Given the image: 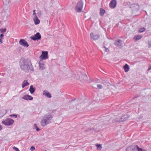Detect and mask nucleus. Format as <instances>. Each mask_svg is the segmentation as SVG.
I'll use <instances>...</instances> for the list:
<instances>
[{
    "label": "nucleus",
    "mask_w": 151,
    "mask_h": 151,
    "mask_svg": "<svg viewBox=\"0 0 151 151\" xmlns=\"http://www.w3.org/2000/svg\"><path fill=\"white\" fill-rule=\"evenodd\" d=\"M19 64L21 69L26 73L28 72L29 69L32 71H34L31 60L29 58H22L19 61Z\"/></svg>",
    "instance_id": "1"
},
{
    "label": "nucleus",
    "mask_w": 151,
    "mask_h": 151,
    "mask_svg": "<svg viewBox=\"0 0 151 151\" xmlns=\"http://www.w3.org/2000/svg\"><path fill=\"white\" fill-rule=\"evenodd\" d=\"M53 116L49 114H47L44 116L40 122L41 125L42 127H45L47 125L50 123Z\"/></svg>",
    "instance_id": "2"
},
{
    "label": "nucleus",
    "mask_w": 151,
    "mask_h": 151,
    "mask_svg": "<svg viewBox=\"0 0 151 151\" xmlns=\"http://www.w3.org/2000/svg\"><path fill=\"white\" fill-rule=\"evenodd\" d=\"M83 5V2L82 0L78 2L75 7L76 12H81L82 11Z\"/></svg>",
    "instance_id": "3"
},
{
    "label": "nucleus",
    "mask_w": 151,
    "mask_h": 151,
    "mask_svg": "<svg viewBox=\"0 0 151 151\" xmlns=\"http://www.w3.org/2000/svg\"><path fill=\"white\" fill-rule=\"evenodd\" d=\"M14 122V120L10 118H7L5 120L2 121V123L7 126L12 125Z\"/></svg>",
    "instance_id": "4"
},
{
    "label": "nucleus",
    "mask_w": 151,
    "mask_h": 151,
    "mask_svg": "<svg viewBox=\"0 0 151 151\" xmlns=\"http://www.w3.org/2000/svg\"><path fill=\"white\" fill-rule=\"evenodd\" d=\"M129 117V116L128 115H125L122 116L120 118H118L115 120L116 122H121L125 121L127 120Z\"/></svg>",
    "instance_id": "5"
},
{
    "label": "nucleus",
    "mask_w": 151,
    "mask_h": 151,
    "mask_svg": "<svg viewBox=\"0 0 151 151\" xmlns=\"http://www.w3.org/2000/svg\"><path fill=\"white\" fill-rule=\"evenodd\" d=\"M30 38L32 40L35 41L36 40H38L41 38V35L39 32L37 33L34 36H32Z\"/></svg>",
    "instance_id": "6"
},
{
    "label": "nucleus",
    "mask_w": 151,
    "mask_h": 151,
    "mask_svg": "<svg viewBox=\"0 0 151 151\" xmlns=\"http://www.w3.org/2000/svg\"><path fill=\"white\" fill-rule=\"evenodd\" d=\"M48 52L45 51H42V54L40 56V58L42 60H45L48 58Z\"/></svg>",
    "instance_id": "7"
},
{
    "label": "nucleus",
    "mask_w": 151,
    "mask_h": 151,
    "mask_svg": "<svg viewBox=\"0 0 151 151\" xmlns=\"http://www.w3.org/2000/svg\"><path fill=\"white\" fill-rule=\"evenodd\" d=\"M137 148V145H131L127 147L126 150V151H136Z\"/></svg>",
    "instance_id": "8"
},
{
    "label": "nucleus",
    "mask_w": 151,
    "mask_h": 151,
    "mask_svg": "<svg viewBox=\"0 0 151 151\" xmlns=\"http://www.w3.org/2000/svg\"><path fill=\"white\" fill-rule=\"evenodd\" d=\"M19 43L20 45L25 47H27L29 46V45L27 42L24 39H20L19 41Z\"/></svg>",
    "instance_id": "9"
},
{
    "label": "nucleus",
    "mask_w": 151,
    "mask_h": 151,
    "mask_svg": "<svg viewBox=\"0 0 151 151\" xmlns=\"http://www.w3.org/2000/svg\"><path fill=\"white\" fill-rule=\"evenodd\" d=\"M39 69L43 70L45 69V63L42 60H40L39 62Z\"/></svg>",
    "instance_id": "10"
},
{
    "label": "nucleus",
    "mask_w": 151,
    "mask_h": 151,
    "mask_svg": "<svg viewBox=\"0 0 151 151\" xmlns=\"http://www.w3.org/2000/svg\"><path fill=\"white\" fill-rule=\"evenodd\" d=\"M116 0H112L109 4V6L111 8H114L116 5Z\"/></svg>",
    "instance_id": "11"
},
{
    "label": "nucleus",
    "mask_w": 151,
    "mask_h": 151,
    "mask_svg": "<svg viewBox=\"0 0 151 151\" xmlns=\"http://www.w3.org/2000/svg\"><path fill=\"white\" fill-rule=\"evenodd\" d=\"M91 39L94 40H96L98 39L99 37V35L94 34L93 33H91L90 34Z\"/></svg>",
    "instance_id": "12"
},
{
    "label": "nucleus",
    "mask_w": 151,
    "mask_h": 151,
    "mask_svg": "<svg viewBox=\"0 0 151 151\" xmlns=\"http://www.w3.org/2000/svg\"><path fill=\"white\" fill-rule=\"evenodd\" d=\"M43 94L48 98H50L52 97L51 94L47 90H45L43 91Z\"/></svg>",
    "instance_id": "13"
},
{
    "label": "nucleus",
    "mask_w": 151,
    "mask_h": 151,
    "mask_svg": "<svg viewBox=\"0 0 151 151\" xmlns=\"http://www.w3.org/2000/svg\"><path fill=\"white\" fill-rule=\"evenodd\" d=\"M33 20L35 22V25L38 24L40 23V20L38 19L36 15H35V17L33 19Z\"/></svg>",
    "instance_id": "14"
},
{
    "label": "nucleus",
    "mask_w": 151,
    "mask_h": 151,
    "mask_svg": "<svg viewBox=\"0 0 151 151\" xmlns=\"http://www.w3.org/2000/svg\"><path fill=\"white\" fill-rule=\"evenodd\" d=\"M122 43V41L120 40H118L114 42V44L116 45H117L119 46H121Z\"/></svg>",
    "instance_id": "15"
},
{
    "label": "nucleus",
    "mask_w": 151,
    "mask_h": 151,
    "mask_svg": "<svg viewBox=\"0 0 151 151\" xmlns=\"http://www.w3.org/2000/svg\"><path fill=\"white\" fill-rule=\"evenodd\" d=\"M35 88L34 87L33 85H31L30 86L29 90L31 94H33L35 91Z\"/></svg>",
    "instance_id": "16"
},
{
    "label": "nucleus",
    "mask_w": 151,
    "mask_h": 151,
    "mask_svg": "<svg viewBox=\"0 0 151 151\" xmlns=\"http://www.w3.org/2000/svg\"><path fill=\"white\" fill-rule=\"evenodd\" d=\"M29 83L27 81L24 80L22 84V88H24L25 86L29 85Z\"/></svg>",
    "instance_id": "17"
},
{
    "label": "nucleus",
    "mask_w": 151,
    "mask_h": 151,
    "mask_svg": "<svg viewBox=\"0 0 151 151\" xmlns=\"http://www.w3.org/2000/svg\"><path fill=\"white\" fill-rule=\"evenodd\" d=\"M123 68L125 72H127L129 69V66L127 64H125L123 66Z\"/></svg>",
    "instance_id": "18"
},
{
    "label": "nucleus",
    "mask_w": 151,
    "mask_h": 151,
    "mask_svg": "<svg viewBox=\"0 0 151 151\" xmlns=\"http://www.w3.org/2000/svg\"><path fill=\"white\" fill-rule=\"evenodd\" d=\"M142 35L135 36L134 38V39L136 41H137L142 38Z\"/></svg>",
    "instance_id": "19"
},
{
    "label": "nucleus",
    "mask_w": 151,
    "mask_h": 151,
    "mask_svg": "<svg viewBox=\"0 0 151 151\" xmlns=\"http://www.w3.org/2000/svg\"><path fill=\"white\" fill-rule=\"evenodd\" d=\"M105 10L102 8L100 9V14L101 16H103L105 13Z\"/></svg>",
    "instance_id": "20"
},
{
    "label": "nucleus",
    "mask_w": 151,
    "mask_h": 151,
    "mask_svg": "<svg viewBox=\"0 0 151 151\" xmlns=\"http://www.w3.org/2000/svg\"><path fill=\"white\" fill-rule=\"evenodd\" d=\"M81 78H83V80L85 81H87V75L85 74H83L81 76Z\"/></svg>",
    "instance_id": "21"
},
{
    "label": "nucleus",
    "mask_w": 151,
    "mask_h": 151,
    "mask_svg": "<svg viewBox=\"0 0 151 151\" xmlns=\"http://www.w3.org/2000/svg\"><path fill=\"white\" fill-rule=\"evenodd\" d=\"M130 8L133 7H136L137 9H139V6L137 4H133L130 7Z\"/></svg>",
    "instance_id": "22"
},
{
    "label": "nucleus",
    "mask_w": 151,
    "mask_h": 151,
    "mask_svg": "<svg viewBox=\"0 0 151 151\" xmlns=\"http://www.w3.org/2000/svg\"><path fill=\"white\" fill-rule=\"evenodd\" d=\"M145 30V29L144 27H143L141 28L140 30L138 32L141 33L144 32Z\"/></svg>",
    "instance_id": "23"
},
{
    "label": "nucleus",
    "mask_w": 151,
    "mask_h": 151,
    "mask_svg": "<svg viewBox=\"0 0 151 151\" xmlns=\"http://www.w3.org/2000/svg\"><path fill=\"white\" fill-rule=\"evenodd\" d=\"M34 127H35V129H36V131H39L40 130V129L37 127L36 124H34Z\"/></svg>",
    "instance_id": "24"
},
{
    "label": "nucleus",
    "mask_w": 151,
    "mask_h": 151,
    "mask_svg": "<svg viewBox=\"0 0 151 151\" xmlns=\"http://www.w3.org/2000/svg\"><path fill=\"white\" fill-rule=\"evenodd\" d=\"M6 28H4V29H0V31H1V32L2 33H4L5 32H6Z\"/></svg>",
    "instance_id": "25"
},
{
    "label": "nucleus",
    "mask_w": 151,
    "mask_h": 151,
    "mask_svg": "<svg viewBox=\"0 0 151 151\" xmlns=\"http://www.w3.org/2000/svg\"><path fill=\"white\" fill-rule=\"evenodd\" d=\"M28 95H24L22 97V98L24 99V100H28Z\"/></svg>",
    "instance_id": "26"
},
{
    "label": "nucleus",
    "mask_w": 151,
    "mask_h": 151,
    "mask_svg": "<svg viewBox=\"0 0 151 151\" xmlns=\"http://www.w3.org/2000/svg\"><path fill=\"white\" fill-rule=\"evenodd\" d=\"M28 100H32L33 99V97L31 96L28 95Z\"/></svg>",
    "instance_id": "27"
},
{
    "label": "nucleus",
    "mask_w": 151,
    "mask_h": 151,
    "mask_svg": "<svg viewBox=\"0 0 151 151\" xmlns=\"http://www.w3.org/2000/svg\"><path fill=\"white\" fill-rule=\"evenodd\" d=\"M138 148L137 149V151H145L144 150L142 149L141 148H139L138 146H137Z\"/></svg>",
    "instance_id": "28"
},
{
    "label": "nucleus",
    "mask_w": 151,
    "mask_h": 151,
    "mask_svg": "<svg viewBox=\"0 0 151 151\" xmlns=\"http://www.w3.org/2000/svg\"><path fill=\"white\" fill-rule=\"evenodd\" d=\"M96 146L98 148H99L100 150H101L102 148L101 145L100 144H97L96 145Z\"/></svg>",
    "instance_id": "29"
},
{
    "label": "nucleus",
    "mask_w": 151,
    "mask_h": 151,
    "mask_svg": "<svg viewBox=\"0 0 151 151\" xmlns=\"http://www.w3.org/2000/svg\"><path fill=\"white\" fill-rule=\"evenodd\" d=\"M97 87L99 89H102L103 88L102 86L100 84H98L97 86Z\"/></svg>",
    "instance_id": "30"
},
{
    "label": "nucleus",
    "mask_w": 151,
    "mask_h": 151,
    "mask_svg": "<svg viewBox=\"0 0 151 151\" xmlns=\"http://www.w3.org/2000/svg\"><path fill=\"white\" fill-rule=\"evenodd\" d=\"M13 149L14 150H15L16 151H20L19 149L18 148H17V147L15 146H14L13 147Z\"/></svg>",
    "instance_id": "31"
},
{
    "label": "nucleus",
    "mask_w": 151,
    "mask_h": 151,
    "mask_svg": "<svg viewBox=\"0 0 151 151\" xmlns=\"http://www.w3.org/2000/svg\"><path fill=\"white\" fill-rule=\"evenodd\" d=\"M35 149V147L33 146H32L31 147L30 150L31 151H33Z\"/></svg>",
    "instance_id": "32"
},
{
    "label": "nucleus",
    "mask_w": 151,
    "mask_h": 151,
    "mask_svg": "<svg viewBox=\"0 0 151 151\" xmlns=\"http://www.w3.org/2000/svg\"><path fill=\"white\" fill-rule=\"evenodd\" d=\"M104 50L106 52H108L109 51V50L108 48L105 47V46H104Z\"/></svg>",
    "instance_id": "33"
},
{
    "label": "nucleus",
    "mask_w": 151,
    "mask_h": 151,
    "mask_svg": "<svg viewBox=\"0 0 151 151\" xmlns=\"http://www.w3.org/2000/svg\"><path fill=\"white\" fill-rule=\"evenodd\" d=\"M10 116L11 117H14L15 118H16L17 117V115H16V114H12V115H10Z\"/></svg>",
    "instance_id": "34"
},
{
    "label": "nucleus",
    "mask_w": 151,
    "mask_h": 151,
    "mask_svg": "<svg viewBox=\"0 0 151 151\" xmlns=\"http://www.w3.org/2000/svg\"><path fill=\"white\" fill-rule=\"evenodd\" d=\"M148 44L149 46L148 47L149 48L151 47V41H150L148 42Z\"/></svg>",
    "instance_id": "35"
},
{
    "label": "nucleus",
    "mask_w": 151,
    "mask_h": 151,
    "mask_svg": "<svg viewBox=\"0 0 151 151\" xmlns=\"http://www.w3.org/2000/svg\"><path fill=\"white\" fill-rule=\"evenodd\" d=\"M4 36V35L3 34H1L0 35V38L2 39V38Z\"/></svg>",
    "instance_id": "36"
},
{
    "label": "nucleus",
    "mask_w": 151,
    "mask_h": 151,
    "mask_svg": "<svg viewBox=\"0 0 151 151\" xmlns=\"http://www.w3.org/2000/svg\"><path fill=\"white\" fill-rule=\"evenodd\" d=\"M35 10H33V15H35V16L36 15V13L35 12Z\"/></svg>",
    "instance_id": "37"
},
{
    "label": "nucleus",
    "mask_w": 151,
    "mask_h": 151,
    "mask_svg": "<svg viewBox=\"0 0 151 151\" xmlns=\"http://www.w3.org/2000/svg\"><path fill=\"white\" fill-rule=\"evenodd\" d=\"M1 39H2L0 38V42L1 43H2L3 42L2 41V40Z\"/></svg>",
    "instance_id": "38"
},
{
    "label": "nucleus",
    "mask_w": 151,
    "mask_h": 151,
    "mask_svg": "<svg viewBox=\"0 0 151 151\" xmlns=\"http://www.w3.org/2000/svg\"><path fill=\"white\" fill-rule=\"evenodd\" d=\"M2 129V127L1 125L0 124V131Z\"/></svg>",
    "instance_id": "39"
},
{
    "label": "nucleus",
    "mask_w": 151,
    "mask_h": 151,
    "mask_svg": "<svg viewBox=\"0 0 151 151\" xmlns=\"http://www.w3.org/2000/svg\"><path fill=\"white\" fill-rule=\"evenodd\" d=\"M139 96H137L135 97L134 98H133V99H134L135 98L138 97Z\"/></svg>",
    "instance_id": "40"
},
{
    "label": "nucleus",
    "mask_w": 151,
    "mask_h": 151,
    "mask_svg": "<svg viewBox=\"0 0 151 151\" xmlns=\"http://www.w3.org/2000/svg\"><path fill=\"white\" fill-rule=\"evenodd\" d=\"M151 69V67L148 69V70H150Z\"/></svg>",
    "instance_id": "41"
},
{
    "label": "nucleus",
    "mask_w": 151,
    "mask_h": 151,
    "mask_svg": "<svg viewBox=\"0 0 151 151\" xmlns=\"http://www.w3.org/2000/svg\"><path fill=\"white\" fill-rule=\"evenodd\" d=\"M5 111L6 112H5V114H4V115H5V114H6V110H5Z\"/></svg>",
    "instance_id": "42"
},
{
    "label": "nucleus",
    "mask_w": 151,
    "mask_h": 151,
    "mask_svg": "<svg viewBox=\"0 0 151 151\" xmlns=\"http://www.w3.org/2000/svg\"><path fill=\"white\" fill-rule=\"evenodd\" d=\"M1 21H0V23H1Z\"/></svg>",
    "instance_id": "43"
},
{
    "label": "nucleus",
    "mask_w": 151,
    "mask_h": 151,
    "mask_svg": "<svg viewBox=\"0 0 151 151\" xmlns=\"http://www.w3.org/2000/svg\"><path fill=\"white\" fill-rule=\"evenodd\" d=\"M75 99H74V100H72V101H73V100H75Z\"/></svg>",
    "instance_id": "44"
},
{
    "label": "nucleus",
    "mask_w": 151,
    "mask_h": 151,
    "mask_svg": "<svg viewBox=\"0 0 151 151\" xmlns=\"http://www.w3.org/2000/svg\"><path fill=\"white\" fill-rule=\"evenodd\" d=\"M44 151H47L46 150H44Z\"/></svg>",
    "instance_id": "45"
},
{
    "label": "nucleus",
    "mask_w": 151,
    "mask_h": 151,
    "mask_svg": "<svg viewBox=\"0 0 151 151\" xmlns=\"http://www.w3.org/2000/svg\"><path fill=\"white\" fill-rule=\"evenodd\" d=\"M1 83V81H0V83Z\"/></svg>",
    "instance_id": "46"
}]
</instances>
